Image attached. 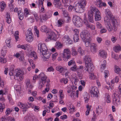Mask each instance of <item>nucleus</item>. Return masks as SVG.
<instances>
[{"instance_id":"18","label":"nucleus","mask_w":121,"mask_h":121,"mask_svg":"<svg viewBox=\"0 0 121 121\" xmlns=\"http://www.w3.org/2000/svg\"><path fill=\"white\" fill-rule=\"evenodd\" d=\"M91 50L93 53H95L97 51L96 45L94 43H92L91 45Z\"/></svg>"},{"instance_id":"10","label":"nucleus","mask_w":121,"mask_h":121,"mask_svg":"<svg viewBox=\"0 0 121 121\" xmlns=\"http://www.w3.org/2000/svg\"><path fill=\"white\" fill-rule=\"evenodd\" d=\"M99 91L98 88L95 86L93 87L90 90V93L93 95L94 97H97Z\"/></svg>"},{"instance_id":"15","label":"nucleus","mask_w":121,"mask_h":121,"mask_svg":"<svg viewBox=\"0 0 121 121\" xmlns=\"http://www.w3.org/2000/svg\"><path fill=\"white\" fill-rule=\"evenodd\" d=\"M53 4L55 7L58 9L61 8L62 5L60 0H54Z\"/></svg>"},{"instance_id":"39","label":"nucleus","mask_w":121,"mask_h":121,"mask_svg":"<svg viewBox=\"0 0 121 121\" xmlns=\"http://www.w3.org/2000/svg\"><path fill=\"white\" fill-rule=\"evenodd\" d=\"M10 39H9L5 41V43L7 44V46L9 48L11 47V44H10Z\"/></svg>"},{"instance_id":"22","label":"nucleus","mask_w":121,"mask_h":121,"mask_svg":"<svg viewBox=\"0 0 121 121\" xmlns=\"http://www.w3.org/2000/svg\"><path fill=\"white\" fill-rule=\"evenodd\" d=\"M6 48V46H4L3 48V49L1 51V54L2 55L1 56L4 57L6 55L7 51V49Z\"/></svg>"},{"instance_id":"7","label":"nucleus","mask_w":121,"mask_h":121,"mask_svg":"<svg viewBox=\"0 0 121 121\" xmlns=\"http://www.w3.org/2000/svg\"><path fill=\"white\" fill-rule=\"evenodd\" d=\"M80 36L82 40H85L90 38V35L88 31L86 30H83L81 33Z\"/></svg>"},{"instance_id":"45","label":"nucleus","mask_w":121,"mask_h":121,"mask_svg":"<svg viewBox=\"0 0 121 121\" xmlns=\"http://www.w3.org/2000/svg\"><path fill=\"white\" fill-rule=\"evenodd\" d=\"M93 70L91 71L90 73V75H89L90 76V78L91 79H95L96 78V77L94 75V73H90V72H91V71H92Z\"/></svg>"},{"instance_id":"25","label":"nucleus","mask_w":121,"mask_h":121,"mask_svg":"<svg viewBox=\"0 0 121 121\" xmlns=\"http://www.w3.org/2000/svg\"><path fill=\"white\" fill-rule=\"evenodd\" d=\"M62 11L63 12V15L66 18L68 19L69 18V17L68 16V14L66 10L65 9H63L62 10Z\"/></svg>"},{"instance_id":"35","label":"nucleus","mask_w":121,"mask_h":121,"mask_svg":"<svg viewBox=\"0 0 121 121\" xmlns=\"http://www.w3.org/2000/svg\"><path fill=\"white\" fill-rule=\"evenodd\" d=\"M73 39L74 42H78V41L79 39L78 34H75L73 35Z\"/></svg>"},{"instance_id":"62","label":"nucleus","mask_w":121,"mask_h":121,"mask_svg":"<svg viewBox=\"0 0 121 121\" xmlns=\"http://www.w3.org/2000/svg\"><path fill=\"white\" fill-rule=\"evenodd\" d=\"M74 6L73 7V6L72 5H70L69 6L68 8V10L70 11H72V10H74Z\"/></svg>"},{"instance_id":"57","label":"nucleus","mask_w":121,"mask_h":121,"mask_svg":"<svg viewBox=\"0 0 121 121\" xmlns=\"http://www.w3.org/2000/svg\"><path fill=\"white\" fill-rule=\"evenodd\" d=\"M77 66L76 65H73V66L70 68V70H71L74 71L77 70Z\"/></svg>"},{"instance_id":"17","label":"nucleus","mask_w":121,"mask_h":121,"mask_svg":"<svg viewBox=\"0 0 121 121\" xmlns=\"http://www.w3.org/2000/svg\"><path fill=\"white\" fill-rule=\"evenodd\" d=\"M99 54L101 57L104 59H105L106 58L107 53L104 50H100Z\"/></svg>"},{"instance_id":"52","label":"nucleus","mask_w":121,"mask_h":121,"mask_svg":"<svg viewBox=\"0 0 121 121\" xmlns=\"http://www.w3.org/2000/svg\"><path fill=\"white\" fill-rule=\"evenodd\" d=\"M5 5V3H4L3 2H0V8L2 10H4V9Z\"/></svg>"},{"instance_id":"43","label":"nucleus","mask_w":121,"mask_h":121,"mask_svg":"<svg viewBox=\"0 0 121 121\" xmlns=\"http://www.w3.org/2000/svg\"><path fill=\"white\" fill-rule=\"evenodd\" d=\"M36 28L37 27L36 26H35L34 28L35 33V35L36 36L38 37H39V31Z\"/></svg>"},{"instance_id":"60","label":"nucleus","mask_w":121,"mask_h":121,"mask_svg":"<svg viewBox=\"0 0 121 121\" xmlns=\"http://www.w3.org/2000/svg\"><path fill=\"white\" fill-rule=\"evenodd\" d=\"M31 55L35 59H36L37 58V55L35 52H31Z\"/></svg>"},{"instance_id":"55","label":"nucleus","mask_w":121,"mask_h":121,"mask_svg":"<svg viewBox=\"0 0 121 121\" xmlns=\"http://www.w3.org/2000/svg\"><path fill=\"white\" fill-rule=\"evenodd\" d=\"M109 74V71L108 70H105L104 72V74L105 75L104 77L105 78H106L108 76Z\"/></svg>"},{"instance_id":"3","label":"nucleus","mask_w":121,"mask_h":121,"mask_svg":"<svg viewBox=\"0 0 121 121\" xmlns=\"http://www.w3.org/2000/svg\"><path fill=\"white\" fill-rule=\"evenodd\" d=\"M14 66H11L10 69V72L9 73V75L10 76H12L15 75L16 77H17L18 80L20 79V81L22 80L23 78V76L22 75L24 74L25 73L23 72H22L21 70H19L17 69H16L15 71H14Z\"/></svg>"},{"instance_id":"53","label":"nucleus","mask_w":121,"mask_h":121,"mask_svg":"<svg viewBox=\"0 0 121 121\" xmlns=\"http://www.w3.org/2000/svg\"><path fill=\"white\" fill-rule=\"evenodd\" d=\"M106 102L107 103H110L111 102L110 100V96L108 95H107L106 97Z\"/></svg>"},{"instance_id":"30","label":"nucleus","mask_w":121,"mask_h":121,"mask_svg":"<svg viewBox=\"0 0 121 121\" xmlns=\"http://www.w3.org/2000/svg\"><path fill=\"white\" fill-rule=\"evenodd\" d=\"M78 53L81 54V56H82L84 54V51L82 50L81 47H78Z\"/></svg>"},{"instance_id":"48","label":"nucleus","mask_w":121,"mask_h":121,"mask_svg":"<svg viewBox=\"0 0 121 121\" xmlns=\"http://www.w3.org/2000/svg\"><path fill=\"white\" fill-rule=\"evenodd\" d=\"M68 108L70 111V113H72L73 112L75 111V107H73L72 106H69Z\"/></svg>"},{"instance_id":"12","label":"nucleus","mask_w":121,"mask_h":121,"mask_svg":"<svg viewBox=\"0 0 121 121\" xmlns=\"http://www.w3.org/2000/svg\"><path fill=\"white\" fill-rule=\"evenodd\" d=\"M84 9L82 8L81 6L78 5V4L74 6V10L76 12L81 13L84 11Z\"/></svg>"},{"instance_id":"11","label":"nucleus","mask_w":121,"mask_h":121,"mask_svg":"<svg viewBox=\"0 0 121 121\" xmlns=\"http://www.w3.org/2000/svg\"><path fill=\"white\" fill-rule=\"evenodd\" d=\"M113 97V103L115 105H118L120 104L119 97L115 93L112 95Z\"/></svg>"},{"instance_id":"56","label":"nucleus","mask_w":121,"mask_h":121,"mask_svg":"<svg viewBox=\"0 0 121 121\" xmlns=\"http://www.w3.org/2000/svg\"><path fill=\"white\" fill-rule=\"evenodd\" d=\"M47 28V27L45 26H43L41 27V30L42 32H45Z\"/></svg>"},{"instance_id":"44","label":"nucleus","mask_w":121,"mask_h":121,"mask_svg":"<svg viewBox=\"0 0 121 121\" xmlns=\"http://www.w3.org/2000/svg\"><path fill=\"white\" fill-rule=\"evenodd\" d=\"M8 98L9 100V103L11 105H13V101L12 99V98L9 96H8Z\"/></svg>"},{"instance_id":"37","label":"nucleus","mask_w":121,"mask_h":121,"mask_svg":"<svg viewBox=\"0 0 121 121\" xmlns=\"http://www.w3.org/2000/svg\"><path fill=\"white\" fill-rule=\"evenodd\" d=\"M68 82V80L67 78H63L60 79V82L61 83H64V84H66Z\"/></svg>"},{"instance_id":"19","label":"nucleus","mask_w":121,"mask_h":121,"mask_svg":"<svg viewBox=\"0 0 121 121\" xmlns=\"http://www.w3.org/2000/svg\"><path fill=\"white\" fill-rule=\"evenodd\" d=\"M86 4V0H80L78 2V5L81 6L82 8L84 9Z\"/></svg>"},{"instance_id":"33","label":"nucleus","mask_w":121,"mask_h":121,"mask_svg":"<svg viewBox=\"0 0 121 121\" xmlns=\"http://www.w3.org/2000/svg\"><path fill=\"white\" fill-rule=\"evenodd\" d=\"M85 94L86 95V96L85 95L84 96V98L85 99V102L87 103L88 101L89 98V96L87 93H85Z\"/></svg>"},{"instance_id":"51","label":"nucleus","mask_w":121,"mask_h":121,"mask_svg":"<svg viewBox=\"0 0 121 121\" xmlns=\"http://www.w3.org/2000/svg\"><path fill=\"white\" fill-rule=\"evenodd\" d=\"M79 78L81 79L82 78L83 74L82 73L78 71L77 72Z\"/></svg>"},{"instance_id":"6","label":"nucleus","mask_w":121,"mask_h":121,"mask_svg":"<svg viewBox=\"0 0 121 121\" xmlns=\"http://www.w3.org/2000/svg\"><path fill=\"white\" fill-rule=\"evenodd\" d=\"M94 9H93L92 5L91 6L90 8V11H89L88 13V20L91 23L94 22L93 15H94L93 11Z\"/></svg>"},{"instance_id":"21","label":"nucleus","mask_w":121,"mask_h":121,"mask_svg":"<svg viewBox=\"0 0 121 121\" xmlns=\"http://www.w3.org/2000/svg\"><path fill=\"white\" fill-rule=\"evenodd\" d=\"M30 81L29 79H27L26 81V83L27 88H30L32 89L33 86L31 85Z\"/></svg>"},{"instance_id":"54","label":"nucleus","mask_w":121,"mask_h":121,"mask_svg":"<svg viewBox=\"0 0 121 121\" xmlns=\"http://www.w3.org/2000/svg\"><path fill=\"white\" fill-rule=\"evenodd\" d=\"M39 88L41 89L42 88L43 86L44 85V84L43 83V82L40 80L39 82Z\"/></svg>"},{"instance_id":"64","label":"nucleus","mask_w":121,"mask_h":121,"mask_svg":"<svg viewBox=\"0 0 121 121\" xmlns=\"http://www.w3.org/2000/svg\"><path fill=\"white\" fill-rule=\"evenodd\" d=\"M72 55L73 56H76L77 54V52L74 49H73L72 50Z\"/></svg>"},{"instance_id":"40","label":"nucleus","mask_w":121,"mask_h":121,"mask_svg":"<svg viewBox=\"0 0 121 121\" xmlns=\"http://www.w3.org/2000/svg\"><path fill=\"white\" fill-rule=\"evenodd\" d=\"M64 0V6L65 8H67L68 6L70 5L69 4V2L68 0Z\"/></svg>"},{"instance_id":"58","label":"nucleus","mask_w":121,"mask_h":121,"mask_svg":"<svg viewBox=\"0 0 121 121\" xmlns=\"http://www.w3.org/2000/svg\"><path fill=\"white\" fill-rule=\"evenodd\" d=\"M107 30L104 27L102 28L100 30V32L102 34L106 32Z\"/></svg>"},{"instance_id":"61","label":"nucleus","mask_w":121,"mask_h":121,"mask_svg":"<svg viewBox=\"0 0 121 121\" xmlns=\"http://www.w3.org/2000/svg\"><path fill=\"white\" fill-rule=\"evenodd\" d=\"M59 110V108L56 107L52 109V113H53L56 111L58 110Z\"/></svg>"},{"instance_id":"42","label":"nucleus","mask_w":121,"mask_h":121,"mask_svg":"<svg viewBox=\"0 0 121 121\" xmlns=\"http://www.w3.org/2000/svg\"><path fill=\"white\" fill-rule=\"evenodd\" d=\"M56 70L59 71L60 73L62 72L63 70V68L61 66H57L56 68Z\"/></svg>"},{"instance_id":"34","label":"nucleus","mask_w":121,"mask_h":121,"mask_svg":"<svg viewBox=\"0 0 121 121\" xmlns=\"http://www.w3.org/2000/svg\"><path fill=\"white\" fill-rule=\"evenodd\" d=\"M115 72L117 73L118 74L121 71V69L118 66H115Z\"/></svg>"},{"instance_id":"8","label":"nucleus","mask_w":121,"mask_h":121,"mask_svg":"<svg viewBox=\"0 0 121 121\" xmlns=\"http://www.w3.org/2000/svg\"><path fill=\"white\" fill-rule=\"evenodd\" d=\"M62 57L65 58V60L71 58L70 54V50L68 49H65L64 50V52L63 54Z\"/></svg>"},{"instance_id":"46","label":"nucleus","mask_w":121,"mask_h":121,"mask_svg":"<svg viewBox=\"0 0 121 121\" xmlns=\"http://www.w3.org/2000/svg\"><path fill=\"white\" fill-rule=\"evenodd\" d=\"M84 22L86 27V28L87 29L89 28L90 26L91 25L90 23L88 22L87 21H86V22Z\"/></svg>"},{"instance_id":"32","label":"nucleus","mask_w":121,"mask_h":121,"mask_svg":"<svg viewBox=\"0 0 121 121\" xmlns=\"http://www.w3.org/2000/svg\"><path fill=\"white\" fill-rule=\"evenodd\" d=\"M105 13L107 16H109L110 17H112V15L111 14V13L110 11L108 9H106L105 11Z\"/></svg>"},{"instance_id":"26","label":"nucleus","mask_w":121,"mask_h":121,"mask_svg":"<svg viewBox=\"0 0 121 121\" xmlns=\"http://www.w3.org/2000/svg\"><path fill=\"white\" fill-rule=\"evenodd\" d=\"M6 16V22L7 23L9 24L11 22V19L10 17V14L8 13H7Z\"/></svg>"},{"instance_id":"27","label":"nucleus","mask_w":121,"mask_h":121,"mask_svg":"<svg viewBox=\"0 0 121 121\" xmlns=\"http://www.w3.org/2000/svg\"><path fill=\"white\" fill-rule=\"evenodd\" d=\"M55 47L57 49H59L62 48V45L60 43L57 41L56 42Z\"/></svg>"},{"instance_id":"20","label":"nucleus","mask_w":121,"mask_h":121,"mask_svg":"<svg viewBox=\"0 0 121 121\" xmlns=\"http://www.w3.org/2000/svg\"><path fill=\"white\" fill-rule=\"evenodd\" d=\"M84 41L85 46L87 47H88L91 45V38L86 39L85 40H83Z\"/></svg>"},{"instance_id":"28","label":"nucleus","mask_w":121,"mask_h":121,"mask_svg":"<svg viewBox=\"0 0 121 121\" xmlns=\"http://www.w3.org/2000/svg\"><path fill=\"white\" fill-rule=\"evenodd\" d=\"M26 39L28 42H31L33 40V38L32 36H26Z\"/></svg>"},{"instance_id":"29","label":"nucleus","mask_w":121,"mask_h":121,"mask_svg":"<svg viewBox=\"0 0 121 121\" xmlns=\"http://www.w3.org/2000/svg\"><path fill=\"white\" fill-rule=\"evenodd\" d=\"M58 26V27L61 26L62 24L64 23V20L62 19H60L57 21Z\"/></svg>"},{"instance_id":"36","label":"nucleus","mask_w":121,"mask_h":121,"mask_svg":"<svg viewBox=\"0 0 121 121\" xmlns=\"http://www.w3.org/2000/svg\"><path fill=\"white\" fill-rule=\"evenodd\" d=\"M7 62L6 58H4V57L1 56L0 57V62L2 63H5Z\"/></svg>"},{"instance_id":"2","label":"nucleus","mask_w":121,"mask_h":121,"mask_svg":"<svg viewBox=\"0 0 121 121\" xmlns=\"http://www.w3.org/2000/svg\"><path fill=\"white\" fill-rule=\"evenodd\" d=\"M84 60L85 62V69L84 71H87L89 73L93 70L94 67L93 64L91 63V60L89 56H85L84 58Z\"/></svg>"},{"instance_id":"31","label":"nucleus","mask_w":121,"mask_h":121,"mask_svg":"<svg viewBox=\"0 0 121 121\" xmlns=\"http://www.w3.org/2000/svg\"><path fill=\"white\" fill-rule=\"evenodd\" d=\"M31 115H32V114H28L25 117V118H26V119H27L28 121H30H30L31 120H32L33 118L32 117V116H31Z\"/></svg>"},{"instance_id":"63","label":"nucleus","mask_w":121,"mask_h":121,"mask_svg":"<svg viewBox=\"0 0 121 121\" xmlns=\"http://www.w3.org/2000/svg\"><path fill=\"white\" fill-rule=\"evenodd\" d=\"M24 13L25 14L26 17L29 14V13L28 10L27 8H25L24 10Z\"/></svg>"},{"instance_id":"5","label":"nucleus","mask_w":121,"mask_h":121,"mask_svg":"<svg viewBox=\"0 0 121 121\" xmlns=\"http://www.w3.org/2000/svg\"><path fill=\"white\" fill-rule=\"evenodd\" d=\"M93 9L94 10V14L95 15V19L96 21L100 20L101 18L100 15V13L99 10L95 7L92 5Z\"/></svg>"},{"instance_id":"38","label":"nucleus","mask_w":121,"mask_h":121,"mask_svg":"<svg viewBox=\"0 0 121 121\" xmlns=\"http://www.w3.org/2000/svg\"><path fill=\"white\" fill-rule=\"evenodd\" d=\"M112 58H113L117 60L118 59V55L117 54H115L114 53H112Z\"/></svg>"},{"instance_id":"14","label":"nucleus","mask_w":121,"mask_h":121,"mask_svg":"<svg viewBox=\"0 0 121 121\" xmlns=\"http://www.w3.org/2000/svg\"><path fill=\"white\" fill-rule=\"evenodd\" d=\"M112 22L113 27L115 28L116 31L117 29V27L119 26V22H117L116 19L114 18H113L111 20Z\"/></svg>"},{"instance_id":"9","label":"nucleus","mask_w":121,"mask_h":121,"mask_svg":"<svg viewBox=\"0 0 121 121\" xmlns=\"http://www.w3.org/2000/svg\"><path fill=\"white\" fill-rule=\"evenodd\" d=\"M104 21H105V26L107 28V29L109 32H111L112 31L113 29L111 27L110 25L109 24V19L107 17H104Z\"/></svg>"},{"instance_id":"24","label":"nucleus","mask_w":121,"mask_h":121,"mask_svg":"<svg viewBox=\"0 0 121 121\" xmlns=\"http://www.w3.org/2000/svg\"><path fill=\"white\" fill-rule=\"evenodd\" d=\"M113 49L116 52H117L121 51V48L120 46L118 45L115 46L113 48Z\"/></svg>"},{"instance_id":"16","label":"nucleus","mask_w":121,"mask_h":121,"mask_svg":"<svg viewBox=\"0 0 121 121\" xmlns=\"http://www.w3.org/2000/svg\"><path fill=\"white\" fill-rule=\"evenodd\" d=\"M38 77L39 78L41 79V80H40V81L43 82L44 81L45 83L46 82V77L43 73H41L38 75Z\"/></svg>"},{"instance_id":"41","label":"nucleus","mask_w":121,"mask_h":121,"mask_svg":"<svg viewBox=\"0 0 121 121\" xmlns=\"http://www.w3.org/2000/svg\"><path fill=\"white\" fill-rule=\"evenodd\" d=\"M75 65V63L74 60H70L68 63V65L69 66H70L72 65Z\"/></svg>"},{"instance_id":"49","label":"nucleus","mask_w":121,"mask_h":121,"mask_svg":"<svg viewBox=\"0 0 121 121\" xmlns=\"http://www.w3.org/2000/svg\"><path fill=\"white\" fill-rule=\"evenodd\" d=\"M21 110L23 112V113L26 111L27 109V108L26 107V106H21Z\"/></svg>"},{"instance_id":"23","label":"nucleus","mask_w":121,"mask_h":121,"mask_svg":"<svg viewBox=\"0 0 121 121\" xmlns=\"http://www.w3.org/2000/svg\"><path fill=\"white\" fill-rule=\"evenodd\" d=\"M78 91L77 90L76 91V94H75V91H74V90H73V91L71 92V94L70 96L71 97H72L73 96V97H74V96H76L77 97H78Z\"/></svg>"},{"instance_id":"50","label":"nucleus","mask_w":121,"mask_h":121,"mask_svg":"<svg viewBox=\"0 0 121 121\" xmlns=\"http://www.w3.org/2000/svg\"><path fill=\"white\" fill-rule=\"evenodd\" d=\"M106 61L105 60H104V61L103 64H102L101 66V68L103 69H104L106 67Z\"/></svg>"},{"instance_id":"47","label":"nucleus","mask_w":121,"mask_h":121,"mask_svg":"<svg viewBox=\"0 0 121 121\" xmlns=\"http://www.w3.org/2000/svg\"><path fill=\"white\" fill-rule=\"evenodd\" d=\"M18 35V32L17 31H15V33L14 35L15 39L17 41L18 40V39H19Z\"/></svg>"},{"instance_id":"13","label":"nucleus","mask_w":121,"mask_h":121,"mask_svg":"<svg viewBox=\"0 0 121 121\" xmlns=\"http://www.w3.org/2000/svg\"><path fill=\"white\" fill-rule=\"evenodd\" d=\"M49 35L48 39H50V40H52L54 41L56 40V35L55 33L53 32H48Z\"/></svg>"},{"instance_id":"1","label":"nucleus","mask_w":121,"mask_h":121,"mask_svg":"<svg viewBox=\"0 0 121 121\" xmlns=\"http://www.w3.org/2000/svg\"><path fill=\"white\" fill-rule=\"evenodd\" d=\"M38 52L42 54L44 61L48 60L50 57L51 54L47 51L48 49L46 45L43 43H40L38 44Z\"/></svg>"},{"instance_id":"59","label":"nucleus","mask_w":121,"mask_h":121,"mask_svg":"<svg viewBox=\"0 0 121 121\" xmlns=\"http://www.w3.org/2000/svg\"><path fill=\"white\" fill-rule=\"evenodd\" d=\"M26 34V36H32V33L31 32L30 30H28L27 31Z\"/></svg>"},{"instance_id":"4","label":"nucleus","mask_w":121,"mask_h":121,"mask_svg":"<svg viewBox=\"0 0 121 121\" xmlns=\"http://www.w3.org/2000/svg\"><path fill=\"white\" fill-rule=\"evenodd\" d=\"M72 21L74 25L78 27H81L83 24V21L82 19L77 16H73Z\"/></svg>"}]
</instances>
